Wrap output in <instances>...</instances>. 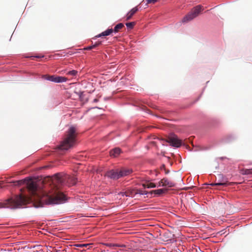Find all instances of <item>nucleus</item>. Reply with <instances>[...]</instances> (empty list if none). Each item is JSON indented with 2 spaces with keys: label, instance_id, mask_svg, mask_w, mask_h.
Returning a JSON list of instances; mask_svg holds the SVG:
<instances>
[{
  "label": "nucleus",
  "instance_id": "f257e3e1",
  "mask_svg": "<svg viewBox=\"0 0 252 252\" xmlns=\"http://www.w3.org/2000/svg\"><path fill=\"white\" fill-rule=\"evenodd\" d=\"M14 183L15 186H18L25 184L32 196L28 197L21 194L10 198L0 202V208L16 209L31 201L36 200L39 201L40 203L45 202L47 204H61L65 200V196L59 191H56L51 194L41 196L36 183L31 179L17 181Z\"/></svg>",
  "mask_w": 252,
  "mask_h": 252
},
{
  "label": "nucleus",
  "instance_id": "f03ea898",
  "mask_svg": "<svg viewBox=\"0 0 252 252\" xmlns=\"http://www.w3.org/2000/svg\"><path fill=\"white\" fill-rule=\"evenodd\" d=\"M77 135V132L75 127H70L66 131L63 140L59 146V148L61 150H67L73 147L76 143Z\"/></svg>",
  "mask_w": 252,
  "mask_h": 252
},
{
  "label": "nucleus",
  "instance_id": "7ed1b4c3",
  "mask_svg": "<svg viewBox=\"0 0 252 252\" xmlns=\"http://www.w3.org/2000/svg\"><path fill=\"white\" fill-rule=\"evenodd\" d=\"M57 182L61 184H66L68 186L74 185L76 183V178L69 175L62 176L61 174L56 175Z\"/></svg>",
  "mask_w": 252,
  "mask_h": 252
},
{
  "label": "nucleus",
  "instance_id": "20e7f679",
  "mask_svg": "<svg viewBox=\"0 0 252 252\" xmlns=\"http://www.w3.org/2000/svg\"><path fill=\"white\" fill-rule=\"evenodd\" d=\"M203 6L201 5H197L192 8L191 11L186 15L182 19L183 23H187L194 18L197 17L203 10Z\"/></svg>",
  "mask_w": 252,
  "mask_h": 252
},
{
  "label": "nucleus",
  "instance_id": "39448f33",
  "mask_svg": "<svg viewBox=\"0 0 252 252\" xmlns=\"http://www.w3.org/2000/svg\"><path fill=\"white\" fill-rule=\"evenodd\" d=\"M166 142L169 143L171 146L175 147H179L182 145V141L175 134L169 136L166 140Z\"/></svg>",
  "mask_w": 252,
  "mask_h": 252
},
{
  "label": "nucleus",
  "instance_id": "423d86ee",
  "mask_svg": "<svg viewBox=\"0 0 252 252\" xmlns=\"http://www.w3.org/2000/svg\"><path fill=\"white\" fill-rule=\"evenodd\" d=\"M43 78L55 83H62L65 82L67 81V79L64 77L59 76L56 75H45L43 76Z\"/></svg>",
  "mask_w": 252,
  "mask_h": 252
},
{
  "label": "nucleus",
  "instance_id": "0eeeda50",
  "mask_svg": "<svg viewBox=\"0 0 252 252\" xmlns=\"http://www.w3.org/2000/svg\"><path fill=\"white\" fill-rule=\"evenodd\" d=\"M119 169H117L116 170H110L109 171H108L105 174V176L111 179L116 180L121 178L120 175H119Z\"/></svg>",
  "mask_w": 252,
  "mask_h": 252
},
{
  "label": "nucleus",
  "instance_id": "6e6552de",
  "mask_svg": "<svg viewBox=\"0 0 252 252\" xmlns=\"http://www.w3.org/2000/svg\"><path fill=\"white\" fill-rule=\"evenodd\" d=\"M158 186L167 187L168 188H171L175 186V183L169 180L167 178H163L159 182Z\"/></svg>",
  "mask_w": 252,
  "mask_h": 252
},
{
  "label": "nucleus",
  "instance_id": "1a4fd4ad",
  "mask_svg": "<svg viewBox=\"0 0 252 252\" xmlns=\"http://www.w3.org/2000/svg\"><path fill=\"white\" fill-rule=\"evenodd\" d=\"M120 177H124L129 175L132 172V170L131 169L126 168H122L119 169Z\"/></svg>",
  "mask_w": 252,
  "mask_h": 252
},
{
  "label": "nucleus",
  "instance_id": "9d476101",
  "mask_svg": "<svg viewBox=\"0 0 252 252\" xmlns=\"http://www.w3.org/2000/svg\"><path fill=\"white\" fill-rule=\"evenodd\" d=\"M138 9L137 6L133 8L132 9L130 10V11H129L126 16V20L128 21L130 20L132 16L136 13V12L138 11Z\"/></svg>",
  "mask_w": 252,
  "mask_h": 252
},
{
  "label": "nucleus",
  "instance_id": "9b49d317",
  "mask_svg": "<svg viewBox=\"0 0 252 252\" xmlns=\"http://www.w3.org/2000/svg\"><path fill=\"white\" fill-rule=\"evenodd\" d=\"M121 152V150L119 148H115L110 151L111 157L116 158L118 157Z\"/></svg>",
  "mask_w": 252,
  "mask_h": 252
},
{
  "label": "nucleus",
  "instance_id": "f8f14e48",
  "mask_svg": "<svg viewBox=\"0 0 252 252\" xmlns=\"http://www.w3.org/2000/svg\"><path fill=\"white\" fill-rule=\"evenodd\" d=\"M106 246L108 247H120V248H126L127 249L124 250H122V251H128V250L130 249V248H127V246L125 245H119V244H113V243H107V244H106Z\"/></svg>",
  "mask_w": 252,
  "mask_h": 252
},
{
  "label": "nucleus",
  "instance_id": "ddd939ff",
  "mask_svg": "<svg viewBox=\"0 0 252 252\" xmlns=\"http://www.w3.org/2000/svg\"><path fill=\"white\" fill-rule=\"evenodd\" d=\"M113 32V30L112 29H108L107 30H106L105 31L96 35L95 36V37L97 38V37H99L104 36H107V35L111 34Z\"/></svg>",
  "mask_w": 252,
  "mask_h": 252
},
{
  "label": "nucleus",
  "instance_id": "4468645a",
  "mask_svg": "<svg viewBox=\"0 0 252 252\" xmlns=\"http://www.w3.org/2000/svg\"><path fill=\"white\" fill-rule=\"evenodd\" d=\"M167 189H160L156 190H153L151 191L150 192V193L153 194L154 193L155 194H157L158 195H160L162 194V193H164L167 191Z\"/></svg>",
  "mask_w": 252,
  "mask_h": 252
},
{
  "label": "nucleus",
  "instance_id": "2eb2a0df",
  "mask_svg": "<svg viewBox=\"0 0 252 252\" xmlns=\"http://www.w3.org/2000/svg\"><path fill=\"white\" fill-rule=\"evenodd\" d=\"M135 191H136V189H132V190H127L124 192H121V194H122V195H125L126 196L132 197L135 194L134 193Z\"/></svg>",
  "mask_w": 252,
  "mask_h": 252
},
{
  "label": "nucleus",
  "instance_id": "dca6fc26",
  "mask_svg": "<svg viewBox=\"0 0 252 252\" xmlns=\"http://www.w3.org/2000/svg\"><path fill=\"white\" fill-rule=\"evenodd\" d=\"M240 173L242 175L252 174V169H242L240 170Z\"/></svg>",
  "mask_w": 252,
  "mask_h": 252
},
{
  "label": "nucleus",
  "instance_id": "f3484780",
  "mask_svg": "<svg viewBox=\"0 0 252 252\" xmlns=\"http://www.w3.org/2000/svg\"><path fill=\"white\" fill-rule=\"evenodd\" d=\"M124 27V25L123 23H119L115 26L113 30V32H118Z\"/></svg>",
  "mask_w": 252,
  "mask_h": 252
},
{
  "label": "nucleus",
  "instance_id": "a211bd4d",
  "mask_svg": "<svg viewBox=\"0 0 252 252\" xmlns=\"http://www.w3.org/2000/svg\"><path fill=\"white\" fill-rule=\"evenodd\" d=\"M142 186L144 188H154L156 187V185H155V184L149 182L145 184H143Z\"/></svg>",
  "mask_w": 252,
  "mask_h": 252
},
{
  "label": "nucleus",
  "instance_id": "6ab92c4d",
  "mask_svg": "<svg viewBox=\"0 0 252 252\" xmlns=\"http://www.w3.org/2000/svg\"><path fill=\"white\" fill-rule=\"evenodd\" d=\"M210 185L212 186H226L227 185V181L212 183Z\"/></svg>",
  "mask_w": 252,
  "mask_h": 252
},
{
  "label": "nucleus",
  "instance_id": "aec40b11",
  "mask_svg": "<svg viewBox=\"0 0 252 252\" xmlns=\"http://www.w3.org/2000/svg\"><path fill=\"white\" fill-rule=\"evenodd\" d=\"M135 22H129V23H126V26L127 27V28L129 29H133V28L134 27V26H135Z\"/></svg>",
  "mask_w": 252,
  "mask_h": 252
},
{
  "label": "nucleus",
  "instance_id": "412c9836",
  "mask_svg": "<svg viewBox=\"0 0 252 252\" xmlns=\"http://www.w3.org/2000/svg\"><path fill=\"white\" fill-rule=\"evenodd\" d=\"M134 193L145 195L147 194L148 193V192L146 190H142L141 189H136V191H135Z\"/></svg>",
  "mask_w": 252,
  "mask_h": 252
},
{
  "label": "nucleus",
  "instance_id": "4be33fe9",
  "mask_svg": "<svg viewBox=\"0 0 252 252\" xmlns=\"http://www.w3.org/2000/svg\"><path fill=\"white\" fill-rule=\"evenodd\" d=\"M78 72L76 70H73L67 72V74L72 76H75L77 74Z\"/></svg>",
  "mask_w": 252,
  "mask_h": 252
},
{
  "label": "nucleus",
  "instance_id": "5701e85b",
  "mask_svg": "<svg viewBox=\"0 0 252 252\" xmlns=\"http://www.w3.org/2000/svg\"><path fill=\"white\" fill-rule=\"evenodd\" d=\"M158 0H147V4L155 3L157 2Z\"/></svg>",
  "mask_w": 252,
  "mask_h": 252
},
{
  "label": "nucleus",
  "instance_id": "b1692460",
  "mask_svg": "<svg viewBox=\"0 0 252 252\" xmlns=\"http://www.w3.org/2000/svg\"><path fill=\"white\" fill-rule=\"evenodd\" d=\"M89 245V244H79L77 245V247H87Z\"/></svg>",
  "mask_w": 252,
  "mask_h": 252
},
{
  "label": "nucleus",
  "instance_id": "393cba45",
  "mask_svg": "<svg viewBox=\"0 0 252 252\" xmlns=\"http://www.w3.org/2000/svg\"><path fill=\"white\" fill-rule=\"evenodd\" d=\"M94 47L93 45H92V46H90L87 47V48H85V49L89 50H91V49H94Z\"/></svg>",
  "mask_w": 252,
  "mask_h": 252
},
{
  "label": "nucleus",
  "instance_id": "a878e982",
  "mask_svg": "<svg viewBox=\"0 0 252 252\" xmlns=\"http://www.w3.org/2000/svg\"><path fill=\"white\" fill-rule=\"evenodd\" d=\"M101 44V42H96L94 45H93L94 47L95 48L96 46L99 45Z\"/></svg>",
  "mask_w": 252,
  "mask_h": 252
},
{
  "label": "nucleus",
  "instance_id": "bb28decb",
  "mask_svg": "<svg viewBox=\"0 0 252 252\" xmlns=\"http://www.w3.org/2000/svg\"><path fill=\"white\" fill-rule=\"evenodd\" d=\"M52 248V247H50V246H49V247H47V252H52V251H51L50 250V249Z\"/></svg>",
  "mask_w": 252,
  "mask_h": 252
},
{
  "label": "nucleus",
  "instance_id": "cd10ccee",
  "mask_svg": "<svg viewBox=\"0 0 252 252\" xmlns=\"http://www.w3.org/2000/svg\"><path fill=\"white\" fill-rule=\"evenodd\" d=\"M163 169L165 170V167L164 165H162V166L161 167V170H163Z\"/></svg>",
  "mask_w": 252,
  "mask_h": 252
},
{
  "label": "nucleus",
  "instance_id": "c85d7f7f",
  "mask_svg": "<svg viewBox=\"0 0 252 252\" xmlns=\"http://www.w3.org/2000/svg\"><path fill=\"white\" fill-rule=\"evenodd\" d=\"M94 102H97V101H98V99H97V98H95V99L94 100Z\"/></svg>",
  "mask_w": 252,
  "mask_h": 252
},
{
  "label": "nucleus",
  "instance_id": "c756f323",
  "mask_svg": "<svg viewBox=\"0 0 252 252\" xmlns=\"http://www.w3.org/2000/svg\"><path fill=\"white\" fill-rule=\"evenodd\" d=\"M165 174H168L169 172V170H165Z\"/></svg>",
  "mask_w": 252,
  "mask_h": 252
},
{
  "label": "nucleus",
  "instance_id": "7c9ffc66",
  "mask_svg": "<svg viewBox=\"0 0 252 252\" xmlns=\"http://www.w3.org/2000/svg\"><path fill=\"white\" fill-rule=\"evenodd\" d=\"M33 252H42L41 251H33Z\"/></svg>",
  "mask_w": 252,
  "mask_h": 252
},
{
  "label": "nucleus",
  "instance_id": "2f4dec72",
  "mask_svg": "<svg viewBox=\"0 0 252 252\" xmlns=\"http://www.w3.org/2000/svg\"><path fill=\"white\" fill-rule=\"evenodd\" d=\"M54 251V252H58V251L56 249H55Z\"/></svg>",
  "mask_w": 252,
  "mask_h": 252
}]
</instances>
